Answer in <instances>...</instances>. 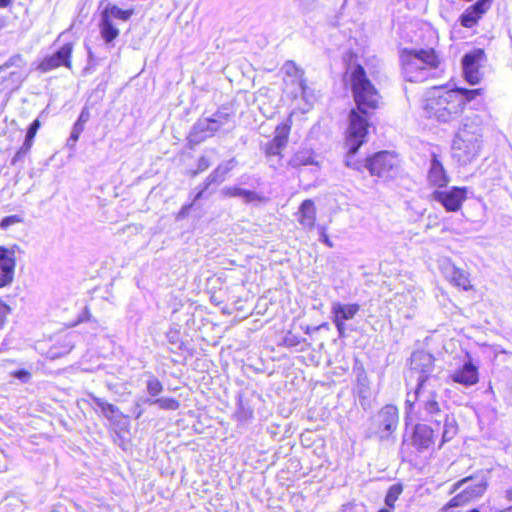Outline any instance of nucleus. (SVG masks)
Listing matches in <instances>:
<instances>
[{"instance_id": "f257e3e1", "label": "nucleus", "mask_w": 512, "mask_h": 512, "mask_svg": "<svg viewBox=\"0 0 512 512\" xmlns=\"http://www.w3.org/2000/svg\"><path fill=\"white\" fill-rule=\"evenodd\" d=\"M352 92L356 108L349 113L350 135H361L368 130L370 118L379 106L380 95L368 79L364 68L356 65L351 73Z\"/></svg>"}, {"instance_id": "f03ea898", "label": "nucleus", "mask_w": 512, "mask_h": 512, "mask_svg": "<svg viewBox=\"0 0 512 512\" xmlns=\"http://www.w3.org/2000/svg\"><path fill=\"white\" fill-rule=\"evenodd\" d=\"M482 136L480 118H466L452 141V158L462 166L472 163L480 154Z\"/></svg>"}, {"instance_id": "7ed1b4c3", "label": "nucleus", "mask_w": 512, "mask_h": 512, "mask_svg": "<svg viewBox=\"0 0 512 512\" xmlns=\"http://www.w3.org/2000/svg\"><path fill=\"white\" fill-rule=\"evenodd\" d=\"M463 99L460 91L434 89L428 93L424 110L428 117L449 122L463 112Z\"/></svg>"}, {"instance_id": "20e7f679", "label": "nucleus", "mask_w": 512, "mask_h": 512, "mask_svg": "<svg viewBox=\"0 0 512 512\" xmlns=\"http://www.w3.org/2000/svg\"><path fill=\"white\" fill-rule=\"evenodd\" d=\"M402 72L407 81L423 82L438 68L439 59L433 49L403 50Z\"/></svg>"}, {"instance_id": "39448f33", "label": "nucleus", "mask_w": 512, "mask_h": 512, "mask_svg": "<svg viewBox=\"0 0 512 512\" xmlns=\"http://www.w3.org/2000/svg\"><path fill=\"white\" fill-rule=\"evenodd\" d=\"M486 489L487 479L483 474L463 478L452 485L450 494H456L442 507L441 511L454 512V509L481 497Z\"/></svg>"}, {"instance_id": "423d86ee", "label": "nucleus", "mask_w": 512, "mask_h": 512, "mask_svg": "<svg viewBox=\"0 0 512 512\" xmlns=\"http://www.w3.org/2000/svg\"><path fill=\"white\" fill-rule=\"evenodd\" d=\"M439 383H429V380H423L417 384L413 395L408 394L406 403L411 407L415 402L418 403L419 409L424 413L425 417L433 418L440 415V405L438 402Z\"/></svg>"}, {"instance_id": "0eeeda50", "label": "nucleus", "mask_w": 512, "mask_h": 512, "mask_svg": "<svg viewBox=\"0 0 512 512\" xmlns=\"http://www.w3.org/2000/svg\"><path fill=\"white\" fill-rule=\"evenodd\" d=\"M399 424L398 409L394 405L381 408L372 419L373 434L380 440L394 439L393 433Z\"/></svg>"}, {"instance_id": "6e6552de", "label": "nucleus", "mask_w": 512, "mask_h": 512, "mask_svg": "<svg viewBox=\"0 0 512 512\" xmlns=\"http://www.w3.org/2000/svg\"><path fill=\"white\" fill-rule=\"evenodd\" d=\"M365 169L374 176L393 178L399 171V159L392 152L381 151L365 160Z\"/></svg>"}, {"instance_id": "1a4fd4ad", "label": "nucleus", "mask_w": 512, "mask_h": 512, "mask_svg": "<svg viewBox=\"0 0 512 512\" xmlns=\"http://www.w3.org/2000/svg\"><path fill=\"white\" fill-rule=\"evenodd\" d=\"M434 370V357L425 351H416L410 358V378L416 377L417 384L428 379L429 383H439L432 375Z\"/></svg>"}, {"instance_id": "9d476101", "label": "nucleus", "mask_w": 512, "mask_h": 512, "mask_svg": "<svg viewBox=\"0 0 512 512\" xmlns=\"http://www.w3.org/2000/svg\"><path fill=\"white\" fill-rule=\"evenodd\" d=\"M486 61L483 49H474L462 58V68L465 80L471 85L480 83L483 74L480 71Z\"/></svg>"}, {"instance_id": "9b49d317", "label": "nucleus", "mask_w": 512, "mask_h": 512, "mask_svg": "<svg viewBox=\"0 0 512 512\" xmlns=\"http://www.w3.org/2000/svg\"><path fill=\"white\" fill-rule=\"evenodd\" d=\"M26 66V62L21 54L11 56L3 65L0 66V75L3 78L4 89H14L23 81L21 70Z\"/></svg>"}, {"instance_id": "f8f14e48", "label": "nucleus", "mask_w": 512, "mask_h": 512, "mask_svg": "<svg viewBox=\"0 0 512 512\" xmlns=\"http://www.w3.org/2000/svg\"><path fill=\"white\" fill-rule=\"evenodd\" d=\"M467 189L465 187H451L449 190H435L431 199L439 202L446 211L456 212L466 200Z\"/></svg>"}, {"instance_id": "ddd939ff", "label": "nucleus", "mask_w": 512, "mask_h": 512, "mask_svg": "<svg viewBox=\"0 0 512 512\" xmlns=\"http://www.w3.org/2000/svg\"><path fill=\"white\" fill-rule=\"evenodd\" d=\"M360 305L342 304L340 302H333L331 306L332 321L337 328L339 337H345L346 325L345 321L351 320L359 312Z\"/></svg>"}, {"instance_id": "4468645a", "label": "nucleus", "mask_w": 512, "mask_h": 512, "mask_svg": "<svg viewBox=\"0 0 512 512\" xmlns=\"http://www.w3.org/2000/svg\"><path fill=\"white\" fill-rule=\"evenodd\" d=\"M367 134L368 130H364L361 135H355V137H352L350 135V126H348L346 137L347 156L345 159V164L347 167L358 171L365 169V161L356 160L355 155L361 145L366 141Z\"/></svg>"}, {"instance_id": "2eb2a0df", "label": "nucleus", "mask_w": 512, "mask_h": 512, "mask_svg": "<svg viewBox=\"0 0 512 512\" xmlns=\"http://www.w3.org/2000/svg\"><path fill=\"white\" fill-rule=\"evenodd\" d=\"M440 270L443 276L453 285L463 290H470L472 288L469 273L455 266L449 259H444L441 262Z\"/></svg>"}, {"instance_id": "dca6fc26", "label": "nucleus", "mask_w": 512, "mask_h": 512, "mask_svg": "<svg viewBox=\"0 0 512 512\" xmlns=\"http://www.w3.org/2000/svg\"><path fill=\"white\" fill-rule=\"evenodd\" d=\"M15 248L11 249L0 246V287L9 285L14 278L16 266Z\"/></svg>"}, {"instance_id": "f3484780", "label": "nucleus", "mask_w": 512, "mask_h": 512, "mask_svg": "<svg viewBox=\"0 0 512 512\" xmlns=\"http://www.w3.org/2000/svg\"><path fill=\"white\" fill-rule=\"evenodd\" d=\"M71 53V44H65L53 55L43 59V61L39 64L38 69L42 72H48L60 66L70 67Z\"/></svg>"}, {"instance_id": "a211bd4d", "label": "nucleus", "mask_w": 512, "mask_h": 512, "mask_svg": "<svg viewBox=\"0 0 512 512\" xmlns=\"http://www.w3.org/2000/svg\"><path fill=\"white\" fill-rule=\"evenodd\" d=\"M236 165V161L234 158L223 162L218 165V167L213 170V172L206 178L203 183L202 188L194 197V202L198 201L203 197L204 192L212 185V184H220L222 183L227 174L234 168Z\"/></svg>"}, {"instance_id": "6ab92c4d", "label": "nucleus", "mask_w": 512, "mask_h": 512, "mask_svg": "<svg viewBox=\"0 0 512 512\" xmlns=\"http://www.w3.org/2000/svg\"><path fill=\"white\" fill-rule=\"evenodd\" d=\"M453 382L469 387L479 381L478 367L471 361L465 362L462 367L454 370L450 374Z\"/></svg>"}, {"instance_id": "aec40b11", "label": "nucleus", "mask_w": 512, "mask_h": 512, "mask_svg": "<svg viewBox=\"0 0 512 512\" xmlns=\"http://www.w3.org/2000/svg\"><path fill=\"white\" fill-rule=\"evenodd\" d=\"M219 131V126L215 124L211 118L199 119L192 128L190 133V142L200 143L206 138L213 136Z\"/></svg>"}, {"instance_id": "412c9836", "label": "nucleus", "mask_w": 512, "mask_h": 512, "mask_svg": "<svg viewBox=\"0 0 512 512\" xmlns=\"http://www.w3.org/2000/svg\"><path fill=\"white\" fill-rule=\"evenodd\" d=\"M434 443V431L426 424H417L412 435V444L418 451L429 449Z\"/></svg>"}, {"instance_id": "4be33fe9", "label": "nucleus", "mask_w": 512, "mask_h": 512, "mask_svg": "<svg viewBox=\"0 0 512 512\" xmlns=\"http://www.w3.org/2000/svg\"><path fill=\"white\" fill-rule=\"evenodd\" d=\"M490 5V0H479L474 3L460 16L461 25L466 28L473 27L479 18L489 9Z\"/></svg>"}, {"instance_id": "5701e85b", "label": "nucleus", "mask_w": 512, "mask_h": 512, "mask_svg": "<svg viewBox=\"0 0 512 512\" xmlns=\"http://www.w3.org/2000/svg\"><path fill=\"white\" fill-rule=\"evenodd\" d=\"M428 181L431 185L439 188L445 187L449 182V177L435 153L432 154L430 168L428 171Z\"/></svg>"}, {"instance_id": "b1692460", "label": "nucleus", "mask_w": 512, "mask_h": 512, "mask_svg": "<svg viewBox=\"0 0 512 512\" xmlns=\"http://www.w3.org/2000/svg\"><path fill=\"white\" fill-rule=\"evenodd\" d=\"M298 221L305 229H312L316 219V208L312 200L302 202L298 210Z\"/></svg>"}, {"instance_id": "393cba45", "label": "nucleus", "mask_w": 512, "mask_h": 512, "mask_svg": "<svg viewBox=\"0 0 512 512\" xmlns=\"http://www.w3.org/2000/svg\"><path fill=\"white\" fill-rule=\"evenodd\" d=\"M282 69L287 76L293 78L292 81L297 82V90L295 91V94L303 95L306 90V83L305 80L303 79V71L300 70L292 61H287L283 65Z\"/></svg>"}, {"instance_id": "a878e982", "label": "nucleus", "mask_w": 512, "mask_h": 512, "mask_svg": "<svg viewBox=\"0 0 512 512\" xmlns=\"http://www.w3.org/2000/svg\"><path fill=\"white\" fill-rule=\"evenodd\" d=\"M233 113L229 108H221L217 112L213 114L211 117L212 121L219 126L220 130L230 131L234 128V124L232 122Z\"/></svg>"}, {"instance_id": "bb28decb", "label": "nucleus", "mask_w": 512, "mask_h": 512, "mask_svg": "<svg viewBox=\"0 0 512 512\" xmlns=\"http://www.w3.org/2000/svg\"><path fill=\"white\" fill-rule=\"evenodd\" d=\"M289 165L297 168L300 166L306 165H317V162L314 160L313 151L310 149H302L297 151L289 160Z\"/></svg>"}, {"instance_id": "cd10ccee", "label": "nucleus", "mask_w": 512, "mask_h": 512, "mask_svg": "<svg viewBox=\"0 0 512 512\" xmlns=\"http://www.w3.org/2000/svg\"><path fill=\"white\" fill-rule=\"evenodd\" d=\"M133 13L134 11L132 9L123 10L116 5L108 4L101 12V15L111 21H113V19L128 21Z\"/></svg>"}, {"instance_id": "c85d7f7f", "label": "nucleus", "mask_w": 512, "mask_h": 512, "mask_svg": "<svg viewBox=\"0 0 512 512\" xmlns=\"http://www.w3.org/2000/svg\"><path fill=\"white\" fill-rule=\"evenodd\" d=\"M287 135L277 134L272 140L266 143L264 151L267 156L279 155L281 150L286 146Z\"/></svg>"}, {"instance_id": "c756f323", "label": "nucleus", "mask_w": 512, "mask_h": 512, "mask_svg": "<svg viewBox=\"0 0 512 512\" xmlns=\"http://www.w3.org/2000/svg\"><path fill=\"white\" fill-rule=\"evenodd\" d=\"M100 32L107 43H110L119 35V30L115 27L113 21L102 15L100 20Z\"/></svg>"}, {"instance_id": "7c9ffc66", "label": "nucleus", "mask_w": 512, "mask_h": 512, "mask_svg": "<svg viewBox=\"0 0 512 512\" xmlns=\"http://www.w3.org/2000/svg\"><path fill=\"white\" fill-rule=\"evenodd\" d=\"M91 400L101 409L103 416L111 420L114 416L121 415L120 410L113 404L105 402L102 398H99L93 394L89 395Z\"/></svg>"}, {"instance_id": "2f4dec72", "label": "nucleus", "mask_w": 512, "mask_h": 512, "mask_svg": "<svg viewBox=\"0 0 512 512\" xmlns=\"http://www.w3.org/2000/svg\"><path fill=\"white\" fill-rule=\"evenodd\" d=\"M142 403H149L151 405H157L159 408L164 410H177L179 408V402L174 398H157V399H140L137 401V406Z\"/></svg>"}, {"instance_id": "473e14b6", "label": "nucleus", "mask_w": 512, "mask_h": 512, "mask_svg": "<svg viewBox=\"0 0 512 512\" xmlns=\"http://www.w3.org/2000/svg\"><path fill=\"white\" fill-rule=\"evenodd\" d=\"M457 434V424L453 418L444 415V427L442 432V443L450 441Z\"/></svg>"}, {"instance_id": "72a5a7b5", "label": "nucleus", "mask_w": 512, "mask_h": 512, "mask_svg": "<svg viewBox=\"0 0 512 512\" xmlns=\"http://www.w3.org/2000/svg\"><path fill=\"white\" fill-rule=\"evenodd\" d=\"M402 491H403V487L401 484H393L389 488V490L386 494V497H385V504L388 508H390V509L394 508L395 502L401 495Z\"/></svg>"}, {"instance_id": "f704fd0d", "label": "nucleus", "mask_w": 512, "mask_h": 512, "mask_svg": "<svg viewBox=\"0 0 512 512\" xmlns=\"http://www.w3.org/2000/svg\"><path fill=\"white\" fill-rule=\"evenodd\" d=\"M146 389L151 397H156L163 391V385L156 377L151 376L147 380Z\"/></svg>"}, {"instance_id": "c9c22d12", "label": "nucleus", "mask_w": 512, "mask_h": 512, "mask_svg": "<svg viewBox=\"0 0 512 512\" xmlns=\"http://www.w3.org/2000/svg\"><path fill=\"white\" fill-rule=\"evenodd\" d=\"M453 91H460L461 92V96L464 98L463 99L464 100L463 101V107L465 106L466 103L471 102L477 96L482 94V89H480V88H477V89L457 88V89H454Z\"/></svg>"}, {"instance_id": "e433bc0d", "label": "nucleus", "mask_w": 512, "mask_h": 512, "mask_svg": "<svg viewBox=\"0 0 512 512\" xmlns=\"http://www.w3.org/2000/svg\"><path fill=\"white\" fill-rule=\"evenodd\" d=\"M245 203H256V202H264L266 198L254 191L244 189L242 197Z\"/></svg>"}, {"instance_id": "4c0bfd02", "label": "nucleus", "mask_w": 512, "mask_h": 512, "mask_svg": "<svg viewBox=\"0 0 512 512\" xmlns=\"http://www.w3.org/2000/svg\"><path fill=\"white\" fill-rule=\"evenodd\" d=\"M22 221H23V219L19 215L7 216L1 220L0 228L3 230H6L11 225L16 224V223H21Z\"/></svg>"}, {"instance_id": "58836bf2", "label": "nucleus", "mask_w": 512, "mask_h": 512, "mask_svg": "<svg viewBox=\"0 0 512 512\" xmlns=\"http://www.w3.org/2000/svg\"><path fill=\"white\" fill-rule=\"evenodd\" d=\"M283 343L286 347H295L301 343V340L298 336L288 332L283 338Z\"/></svg>"}, {"instance_id": "ea45409f", "label": "nucleus", "mask_w": 512, "mask_h": 512, "mask_svg": "<svg viewBox=\"0 0 512 512\" xmlns=\"http://www.w3.org/2000/svg\"><path fill=\"white\" fill-rule=\"evenodd\" d=\"M40 126H41L40 121L38 119H35L30 124V126H29V128L27 130L25 139L33 141L34 137H35V135H36V133L38 131V129L40 128Z\"/></svg>"}, {"instance_id": "a19ab883", "label": "nucleus", "mask_w": 512, "mask_h": 512, "mask_svg": "<svg viewBox=\"0 0 512 512\" xmlns=\"http://www.w3.org/2000/svg\"><path fill=\"white\" fill-rule=\"evenodd\" d=\"M83 130H84V126L81 125L80 123L75 122L68 141L69 142H73V144L75 142H77V140L79 139V136H80V134L82 133Z\"/></svg>"}, {"instance_id": "79ce46f5", "label": "nucleus", "mask_w": 512, "mask_h": 512, "mask_svg": "<svg viewBox=\"0 0 512 512\" xmlns=\"http://www.w3.org/2000/svg\"><path fill=\"white\" fill-rule=\"evenodd\" d=\"M244 189L240 187H225L222 193L228 197H242Z\"/></svg>"}, {"instance_id": "37998d69", "label": "nucleus", "mask_w": 512, "mask_h": 512, "mask_svg": "<svg viewBox=\"0 0 512 512\" xmlns=\"http://www.w3.org/2000/svg\"><path fill=\"white\" fill-rule=\"evenodd\" d=\"M11 375L14 377V378H17L19 379L20 381L26 383L30 380L31 378V373L27 370H18V371H14L11 373Z\"/></svg>"}, {"instance_id": "c03bdc74", "label": "nucleus", "mask_w": 512, "mask_h": 512, "mask_svg": "<svg viewBox=\"0 0 512 512\" xmlns=\"http://www.w3.org/2000/svg\"><path fill=\"white\" fill-rule=\"evenodd\" d=\"M29 151L23 149L22 147L19 148V150L16 152L15 156L13 157L11 164L15 165L18 162H21L24 160L25 156L28 154Z\"/></svg>"}, {"instance_id": "a18cd8bd", "label": "nucleus", "mask_w": 512, "mask_h": 512, "mask_svg": "<svg viewBox=\"0 0 512 512\" xmlns=\"http://www.w3.org/2000/svg\"><path fill=\"white\" fill-rule=\"evenodd\" d=\"M90 119V112L87 107H84L77 119V123H80L81 125H85V123Z\"/></svg>"}, {"instance_id": "49530a36", "label": "nucleus", "mask_w": 512, "mask_h": 512, "mask_svg": "<svg viewBox=\"0 0 512 512\" xmlns=\"http://www.w3.org/2000/svg\"><path fill=\"white\" fill-rule=\"evenodd\" d=\"M209 166H210L209 160L204 156L200 157V159L198 161V171L202 172V171L206 170Z\"/></svg>"}, {"instance_id": "de8ad7c7", "label": "nucleus", "mask_w": 512, "mask_h": 512, "mask_svg": "<svg viewBox=\"0 0 512 512\" xmlns=\"http://www.w3.org/2000/svg\"><path fill=\"white\" fill-rule=\"evenodd\" d=\"M320 240L325 243L328 247H333V243L329 239L328 235L325 232V228H320Z\"/></svg>"}, {"instance_id": "09e8293b", "label": "nucleus", "mask_w": 512, "mask_h": 512, "mask_svg": "<svg viewBox=\"0 0 512 512\" xmlns=\"http://www.w3.org/2000/svg\"><path fill=\"white\" fill-rule=\"evenodd\" d=\"M10 308L0 300V323L4 321L5 316L9 313Z\"/></svg>"}, {"instance_id": "8fccbe9b", "label": "nucleus", "mask_w": 512, "mask_h": 512, "mask_svg": "<svg viewBox=\"0 0 512 512\" xmlns=\"http://www.w3.org/2000/svg\"><path fill=\"white\" fill-rule=\"evenodd\" d=\"M90 318H91L90 311L87 307H85L83 312L79 315L78 322L89 321Z\"/></svg>"}, {"instance_id": "3c124183", "label": "nucleus", "mask_w": 512, "mask_h": 512, "mask_svg": "<svg viewBox=\"0 0 512 512\" xmlns=\"http://www.w3.org/2000/svg\"><path fill=\"white\" fill-rule=\"evenodd\" d=\"M326 326H327V324H326V323H323V324H321V325H319V326H316V327H310V326H307V327H306V329H305V333H306V334H311L312 332H314V331H318V330H320L321 328L326 327Z\"/></svg>"}, {"instance_id": "603ef678", "label": "nucleus", "mask_w": 512, "mask_h": 512, "mask_svg": "<svg viewBox=\"0 0 512 512\" xmlns=\"http://www.w3.org/2000/svg\"><path fill=\"white\" fill-rule=\"evenodd\" d=\"M32 144H33V141H30V140H27L25 139L24 140V143L22 144V148L27 150V151H30L31 147H32Z\"/></svg>"}, {"instance_id": "864d4df0", "label": "nucleus", "mask_w": 512, "mask_h": 512, "mask_svg": "<svg viewBox=\"0 0 512 512\" xmlns=\"http://www.w3.org/2000/svg\"><path fill=\"white\" fill-rule=\"evenodd\" d=\"M12 0H0V7L5 8L10 5Z\"/></svg>"}, {"instance_id": "5fc2aeb1", "label": "nucleus", "mask_w": 512, "mask_h": 512, "mask_svg": "<svg viewBox=\"0 0 512 512\" xmlns=\"http://www.w3.org/2000/svg\"><path fill=\"white\" fill-rule=\"evenodd\" d=\"M505 497L507 498L508 501H512V488L506 490Z\"/></svg>"}, {"instance_id": "6e6d98bb", "label": "nucleus", "mask_w": 512, "mask_h": 512, "mask_svg": "<svg viewBox=\"0 0 512 512\" xmlns=\"http://www.w3.org/2000/svg\"><path fill=\"white\" fill-rule=\"evenodd\" d=\"M191 206H192V204H189V205H187V206H184V207L182 208L181 214H185V213H186V211H187L188 209H190V207H191Z\"/></svg>"}, {"instance_id": "4d7b16f0", "label": "nucleus", "mask_w": 512, "mask_h": 512, "mask_svg": "<svg viewBox=\"0 0 512 512\" xmlns=\"http://www.w3.org/2000/svg\"><path fill=\"white\" fill-rule=\"evenodd\" d=\"M379 512H391V509L390 508H384V509H381Z\"/></svg>"}, {"instance_id": "13d9d810", "label": "nucleus", "mask_w": 512, "mask_h": 512, "mask_svg": "<svg viewBox=\"0 0 512 512\" xmlns=\"http://www.w3.org/2000/svg\"><path fill=\"white\" fill-rule=\"evenodd\" d=\"M4 27V22L3 20L0 18V30Z\"/></svg>"}, {"instance_id": "bf43d9fd", "label": "nucleus", "mask_w": 512, "mask_h": 512, "mask_svg": "<svg viewBox=\"0 0 512 512\" xmlns=\"http://www.w3.org/2000/svg\"><path fill=\"white\" fill-rule=\"evenodd\" d=\"M141 415H142V411L140 410V411L137 413L136 418H139Z\"/></svg>"}, {"instance_id": "052dcab7", "label": "nucleus", "mask_w": 512, "mask_h": 512, "mask_svg": "<svg viewBox=\"0 0 512 512\" xmlns=\"http://www.w3.org/2000/svg\"><path fill=\"white\" fill-rule=\"evenodd\" d=\"M435 422H436L437 424H440L441 419H435Z\"/></svg>"}, {"instance_id": "680f3d73", "label": "nucleus", "mask_w": 512, "mask_h": 512, "mask_svg": "<svg viewBox=\"0 0 512 512\" xmlns=\"http://www.w3.org/2000/svg\"><path fill=\"white\" fill-rule=\"evenodd\" d=\"M470 512H479L477 509H473Z\"/></svg>"}]
</instances>
